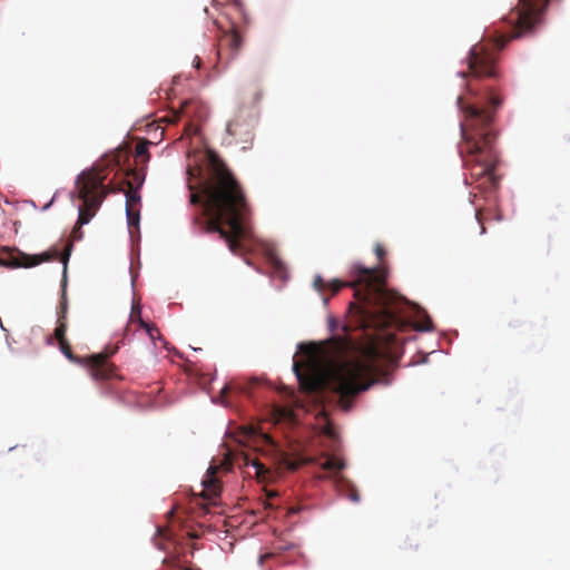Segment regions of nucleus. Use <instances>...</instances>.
<instances>
[{"instance_id": "28", "label": "nucleus", "mask_w": 570, "mask_h": 570, "mask_svg": "<svg viewBox=\"0 0 570 570\" xmlns=\"http://www.w3.org/2000/svg\"><path fill=\"white\" fill-rule=\"evenodd\" d=\"M254 433H255V429H254V428H250V430H249V434L252 435V434H254Z\"/></svg>"}, {"instance_id": "22", "label": "nucleus", "mask_w": 570, "mask_h": 570, "mask_svg": "<svg viewBox=\"0 0 570 570\" xmlns=\"http://www.w3.org/2000/svg\"><path fill=\"white\" fill-rule=\"evenodd\" d=\"M374 250H375V254H376L377 258L380 261H382L384 255H385L384 247L381 244H376Z\"/></svg>"}, {"instance_id": "23", "label": "nucleus", "mask_w": 570, "mask_h": 570, "mask_svg": "<svg viewBox=\"0 0 570 570\" xmlns=\"http://www.w3.org/2000/svg\"><path fill=\"white\" fill-rule=\"evenodd\" d=\"M229 390H230V386H229V385H225V386L222 389V391H220L219 397H220V400H222V401H220V402H222V404H224V405H226V404H227V403H226V401H225V397H226V395L228 394Z\"/></svg>"}, {"instance_id": "9", "label": "nucleus", "mask_w": 570, "mask_h": 570, "mask_svg": "<svg viewBox=\"0 0 570 570\" xmlns=\"http://www.w3.org/2000/svg\"><path fill=\"white\" fill-rule=\"evenodd\" d=\"M274 460L277 469L281 471H296L302 465L312 461L302 458H292L289 454L282 451L276 452Z\"/></svg>"}, {"instance_id": "21", "label": "nucleus", "mask_w": 570, "mask_h": 570, "mask_svg": "<svg viewBox=\"0 0 570 570\" xmlns=\"http://www.w3.org/2000/svg\"><path fill=\"white\" fill-rule=\"evenodd\" d=\"M475 218L478 219V222L480 223L481 225V233H485V227L483 225V218H482V212L480 208H475Z\"/></svg>"}, {"instance_id": "1", "label": "nucleus", "mask_w": 570, "mask_h": 570, "mask_svg": "<svg viewBox=\"0 0 570 570\" xmlns=\"http://www.w3.org/2000/svg\"><path fill=\"white\" fill-rule=\"evenodd\" d=\"M351 274L352 282L333 279L326 283L320 275L314 278V287L320 293L326 288L335 295L345 286L354 288L357 303H351L361 317L364 330H374L376 334L362 352L361 357L335 364L327 377L320 373L312 364H306L304 370L295 362L293 370L302 391L318 393L326 385L340 396V405L344 411H350L353 400L361 392L368 390L380 373V361L383 352L381 343L394 344L396 335L391 330H400L403 326L401 318V298L386 287V274L382 267H364L354 265Z\"/></svg>"}, {"instance_id": "29", "label": "nucleus", "mask_w": 570, "mask_h": 570, "mask_svg": "<svg viewBox=\"0 0 570 570\" xmlns=\"http://www.w3.org/2000/svg\"><path fill=\"white\" fill-rule=\"evenodd\" d=\"M265 508H272L271 503H265Z\"/></svg>"}, {"instance_id": "10", "label": "nucleus", "mask_w": 570, "mask_h": 570, "mask_svg": "<svg viewBox=\"0 0 570 570\" xmlns=\"http://www.w3.org/2000/svg\"><path fill=\"white\" fill-rule=\"evenodd\" d=\"M335 482L337 490L343 497H346L353 502L360 501V495L356 488L348 480L344 479L343 476H337Z\"/></svg>"}, {"instance_id": "11", "label": "nucleus", "mask_w": 570, "mask_h": 570, "mask_svg": "<svg viewBox=\"0 0 570 570\" xmlns=\"http://www.w3.org/2000/svg\"><path fill=\"white\" fill-rule=\"evenodd\" d=\"M244 464L245 466H252L254 469L255 476L259 481H266L269 478V469L266 468L258 459L245 456Z\"/></svg>"}, {"instance_id": "18", "label": "nucleus", "mask_w": 570, "mask_h": 570, "mask_svg": "<svg viewBox=\"0 0 570 570\" xmlns=\"http://www.w3.org/2000/svg\"><path fill=\"white\" fill-rule=\"evenodd\" d=\"M61 353L71 362H79L78 357H76L72 353L71 346L68 341L58 343Z\"/></svg>"}, {"instance_id": "8", "label": "nucleus", "mask_w": 570, "mask_h": 570, "mask_svg": "<svg viewBox=\"0 0 570 570\" xmlns=\"http://www.w3.org/2000/svg\"><path fill=\"white\" fill-rule=\"evenodd\" d=\"M219 466L210 465L202 481L203 490L200 497L207 503L214 504L220 493L219 481L216 476Z\"/></svg>"}, {"instance_id": "27", "label": "nucleus", "mask_w": 570, "mask_h": 570, "mask_svg": "<svg viewBox=\"0 0 570 570\" xmlns=\"http://www.w3.org/2000/svg\"><path fill=\"white\" fill-rule=\"evenodd\" d=\"M334 325H335V321H334V320H331V328H332V330L334 328Z\"/></svg>"}, {"instance_id": "12", "label": "nucleus", "mask_w": 570, "mask_h": 570, "mask_svg": "<svg viewBox=\"0 0 570 570\" xmlns=\"http://www.w3.org/2000/svg\"><path fill=\"white\" fill-rule=\"evenodd\" d=\"M145 181V174L142 170L137 169H129L126 171V179L124 184L127 186V188H135L138 190Z\"/></svg>"}, {"instance_id": "5", "label": "nucleus", "mask_w": 570, "mask_h": 570, "mask_svg": "<svg viewBox=\"0 0 570 570\" xmlns=\"http://www.w3.org/2000/svg\"><path fill=\"white\" fill-rule=\"evenodd\" d=\"M549 0H519L504 21L508 24H539Z\"/></svg>"}, {"instance_id": "17", "label": "nucleus", "mask_w": 570, "mask_h": 570, "mask_svg": "<svg viewBox=\"0 0 570 570\" xmlns=\"http://www.w3.org/2000/svg\"><path fill=\"white\" fill-rule=\"evenodd\" d=\"M137 317H138V321H139L140 326H141V327H144V328L146 330V332H147V334L149 335V337H150V340H151V341H155V340H156V337H159V336H160V334H159V332H158V330H157V327H156L155 325H150V324H148V323L144 322V321L140 318V312H139V311H138V315H137Z\"/></svg>"}, {"instance_id": "26", "label": "nucleus", "mask_w": 570, "mask_h": 570, "mask_svg": "<svg viewBox=\"0 0 570 570\" xmlns=\"http://www.w3.org/2000/svg\"><path fill=\"white\" fill-rule=\"evenodd\" d=\"M272 261H273V263H274V265H275V267H276V268H278V269H281V268H282V263H281V261H278L276 257H273V258H272Z\"/></svg>"}, {"instance_id": "15", "label": "nucleus", "mask_w": 570, "mask_h": 570, "mask_svg": "<svg viewBox=\"0 0 570 570\" xmlns=\"http://www.w3.org/2000/svg\"><path fill=\"white\" fill-rule=\"evenodd\" d=\"M321 468L331 472H340L344 468V462L340 459L328 456L324 462L321 463Z\"/></svg>"}, {"instance_id": "14", "label": "nucleus", "mask_w": 570, "mask_h": 570, "mask_svg": "<svg viewBox=\"0 0 570 570\" xmlns=\"http://www.w3.org/2000/svg\"><path fill=\"white\" fill-rule=\"evenodd\" d=\"M125 156V158H128L127 150L118 149L115 154L106 155L102 161L105 163L106 168H114V167H120L121 166V156Z\"/></svg>"}, {"instance_id": "3", "label": "nucleus", "mask_w": 570, "mask_h": 570, "mask_svg": "<svg viewBox=\"0 0 570 570\" xmlns=\"http://www.w3.org/2000/svg\"><path fill=\"white\" fill-rule=\"evenodd\" d=\"M106 178L107 175L104 174L102 165L83 171L77 177L76 189L78 198L82 200V204L78 208V226L72 230L75 236L80 230L81 226L88 224L95 216L109 191H125L126 209H134V206L140 203L138 190L132 187L125 190L122 186L109 188V186L105 185Z\"/></svg>"}, {"instance_id": "4", "label": "nucleus", "mask_w": 570, "mask_h": 570, "mask_svg": "<svg viewBox=\"0 0 570 570\" xmlns=\"http://www.w3.org/2000/svg\"><path fill=\"white\" fill-rule=\"evenodd\" d=\"M71 244H68L62 254H60L58 248H50L47 252L36 255H29L22 252L13 253L9 249L3 250V257L0 258V265L10 267V268H30L37 266L45 262H50L55 259H60L63 264L62 269V282H61V299L59 303L58 309V321L63 320L67 322V313H68V299H67V272H68V262L71 253Z\"/></svg>"}, {"instance_id": "30", "label": "nucleus", "mask_w": 570, "mask_h": 570, "mask_svg": "<svg viewBox=\"0 0 570 570\" xmlns=\"http://www.w3.org/2000/svg\"><path fill=\"white\" fill-rule=\"evenodd\" d=\"M135 317V308L132 309L131 318Z\"/></svg>"}, {"instance_id": "2", "label": "nucleus", "mask_w": 570, "mask_h": 570, "mask_svg": "<svg viewBox=\"0 0 570 570\" xmlns=\"http://www.w3.org/2000/svg\"><path fill=\"white\" fill-rule=\"evenodd\" d=\"M190 204L202 205L203 215L194 218L199 233H218L233 254H238L246 237L250 207L245 191L227 165L214 153L208 154L207 176L200 191L189 185Z\"/></svg>"}, {"instance_id": "6", "label": "nucleus", "mask_w": 570, "mask_h": 570, "mask_svg": "<svg viewBox=\"0 0 570 570\" xmlns=\"http://www.w3.org/2000/svg\"><path fill=\"white\" fill-rule=\"evenodd\" d=\"M117 350L118 346H115L106 353L91 355L85 361V365L95 381H106L118 377L116 366L108 361Z\"/></svg>"}, {"instance_id": "7", "label": "nucleus", "mask_w": 570, "mask_h": 570, "mask_svg": "<svg viewBox=\"0 0 570 570\" xmlns=\"http://www.w3.org/2000/svg\"><path fill=\"white\" fill-rule=\"evenodd\" d=\"M243 43L244 38L235 27L225 31L218 40L217 53L219 59H223L225 53H228V58L233 59L240 51Z\"/></svg>"}, {"instance_id": "25", "label": "nucleus", "mask_w": 570, "mask_h": 570, "mask_svg": "<svg viewBox=\"0 0 570 570\" xmlns=\"http://www.w3.org/2000/svg\"><path fill=\"white\" fill-rule=\"evenodd\" d=\"M272 557H274V553H265V554H262V556L259 557V559H258V563H259L261 566H263V564H264V562H265L267 559L272 558Z\"/></svg>"}, {"instance_id": "20", "label": "nucleus", "mask_w": 570, "mask_h": 570, "mask_svg": "<svg viewBox=\"0 0 570 570\" xmlns=\"http://www.w3.org/2000/svg\"><path fill=\"white\" fill-rule=\"evenodd\" d=\"M432 328V322L430 318H426L424 323L416 326L419 331H430Z\"/></svg>"}, {"instance_id": "24", "label": "nucleus", "mask_w": 570, "mask_h": 570, "mask_svg": "<svg viewBox=\"0 0 570 570\" xmlns=\"http://www.w3.org/2000/svg\"><path fill=\"white\" fill-rule=\"evenodd\" d=\"M352 342L348 341V340H343V338H340V342H338V348L340 350H347L352 346Z\"/></svg>"}, {"instance_id": "19", "label": "nucleus", "mask_w": 570, "mask_h": 570, "mask_svg": "<svg viewBox=\"0 0 570 570\" xmlns=\"http://www.w3.org/2000/svg\"><path fill=\"white\" fill-rule=\"evenodd\" d=\"M127 220L129 226L138 225L139 223V212L134 209H126Z\"/></svg>"}, {"instance_id": "13", "label": "nucleus", "mask_w": 570, "mask_h": 570, "mask_svg": "<svg viewBox=\"0 0 570 570\" xmlns=\"http://www.w3.org/2000/svg\"><path fill=\"white\" fill-rule=\"evenodd\" d=\"M66 332H67V322H65L63 320L57 321V327L55 328L53 335H48L46 337V343L48 345H52L55 340L58 343L67 341Z\"/></svg>"}, {"instance_id": "16", "label": "nucleus", "mask_w": 570, "mask_h": 570, "mask_svg": "<svg viewBox=\"0 0 570 570\" xmlns=\"http://www.w3.org/2000/svg\"><path fill=\"white\" fill-rule=\"evenodd\" d=\"M149 141L145 140L141 142H138L135 148V156L137 159V163H146L149 159L148 148H149Z\"/></svg>"}]
</instances>
